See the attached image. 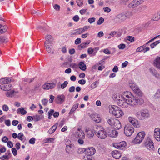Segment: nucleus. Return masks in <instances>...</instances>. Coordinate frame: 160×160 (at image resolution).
I'll return each instance as SVG.
<instances>
[{
  "label": "nucleus",
  "mask_w": 160,
  "mask_h": 160,
  "mask_svg": "<svg viewBox=\"0 0 160 160\" xmlns=\"http://www.w3.org/2000/svg\"><path fill=\"white\" fill-rule=\"evenodd\" d=\"M118 98L117 100V103L122 107H127L128 105L132 106L136 105L138 102V99L128 91L124 92L121 96H118Z\"/></svg>",
  "instance_id": "obj_1"
},
{
  "label": "nucleus",
  "mask_w": 160,
  "mask_h": 160,
  "mask_svg": "<svg viewBox=\"0 0 160 160\" xmlns=\"http://www.w3.org/2000/svg\"><path fill=\"white\" fill-rule=\"evenodd\" d=\"M14 80L11 77H5L0 79V83L2 84L0 86V88L3 90L8 91L11 90L12 88V85L8 84V83L13 81Z\"/></svg>",
  "instance_id": "obj_2"
},
{
  "label": "nucleus",
  "mask_w": 160,
  "mask_h": 160,
  "mask_svg": "<svg viewBox=\"0 0 160 160\" xmlns=\"http://www.w3.org/2000/svg\"><path fill=\"white\" fill-rule=\"evenodd\" d=\"M109 112L117 118H120L124 115L123 112L116 106L110 105L109 107Z\"/></svg>",
  "instance_id": "obj_3"
},
{
  "label": "nucleus",
  "mask_w": 160,
  "mask_h": 160,
  "mask_svg": "<svg viewBox=\"0 0 160 160\" xmlns=\"http://www.w3.org/2000/svg\"><path fill=\"white\" fill-rule=\"evenodd\" d=\"M136 115L140 120H143L148 118L150 117L149 112L147 109L141 110L139 112H137Z\"/></svg>",
  "instance_id": "obj_4"
},
{
  "label": "nucleus",
  "mask_w": 160,
  "mask_h": 160,
  "mask_svg": "<svg viewBox=\"0 0 160 160\" xmlns=\"http://www.w3.org/2000/svg\"><path fill=\"white\" fill-rule=\"evenodd\" d=\"M98 130L95 131L94 133L96 136L99 138L103 139L105 138L107 135V132L102 127L100 126H97Z\"/></svg>",
  "instance_id": "obj_5"
},
{
  "label": "nucleus",
  "mask_w": 160,
  "mask_h": 160,
  "mask_svg": "<svg viewBox=\"0 0 160 160\" xmlns=\"http://www.w3.org/2000/svg\"><path fill=\"white\" fill-rule=\"evenodd\" d=\"M129 85L131 89L137 95L140 97L142 96L143 94L142 92L134 82L131 81L129 83Z\"/></svg>",
  "instance_id": "obj_6"
},
{
  "label": "nucleus",
  "mask_w": 160,
  "mask_h": 160,
  "mask_svg": "<svg viewBox=\"0 0 160 160\" xmlns=\"http://www.w3.org/2000/svg\"><path fill=\"white\" fill-rule=\"evenodd\" d=\"M134 129L133 127L129 125H126L124 128V132L126 136H130L134 132Z\"/></svg>",
  "instance_id": "obj_7"
},
{
  "label": "nucleus",
  "mask_w": 160,
  "mask_h": 160,
  "mask_svg": "<svg viewBox=\"0 0 160 160\" xmlns=\"http://www.w3.org/2000/svg\"><path fill=\"white\" fill-rule=\"evenodd\" d=\"M145 134L144 132H139L135 138L134 142L136 143H140L143 139Z\"/></svg>",
  "instance_id": "obj_8"
},
{
  "label": "nucleus",
  "mask_w": 160,
  "mask_h": 160,
  "mask_svg": "<svg viewBox=\"0 0 160 160\" xmlns=\"http://www.w3.org/2000/svg\"><path fill=\"white\" fill-rule=\"evenodd\" d=\"M144 144L147 148L149 150H153L154 149L153 142L150 138H148L145 142Z\"/></svg>",
  "instance_id": "obj_9"
},
{
  "label": "nucleus",
  "mask_w": 160,
  "mask_h": 160,
  "mask_svg": "<svg viewBox=\"0 0 160 160\" xmlns=\"http://www.w3.org/2000/svg\"><path fill=\"white\" fill-rule=\"evenodd\" d=\"M126 146V142L122 141L119 142L114 143L113 146L116 148L119 149H123Z\"/></svg>",
  "instance_id": "obj_10"
},
{
  "label": "nucleus",
  "mask_w": 160,
  "mask_h": 160,
  "mask_svg": "<svg viewBox=\"0 0 160 160\" xmlns=\"http://www.w3.org/2000/svg\"><path fill=\"white\" fill-rule=\"evenodd\" d=\"M129 122L131 123L133 126L136 128H139L140 127V125L138 122V121L134 118L130 117L128 118Z\"/></svg>",
  "instance_id": "obj_11"
},
{
  "label": "nucleus",
  "mask_w": 160,
  "mask_h": 160,
  "mask_svg": "<svg viewBox=\"0 0 160 160\" xmlns=\"http://www.w3.org/2000/svg\"><path fill=\"white\" fill-rule=\"evenodd\" d=\"M145 0H134L132 1L130 4H129L130 8H133L141 4Z\"/></svg>",
  "instance_id": "obj_12"
},
{
  "label": "nucleus",
  "mask_w": 160,
  "mask_h": 160,
  "mask_svg": "<svg viewBox=\"0 0 160 160\" xmlns=\"http://www.w3.org/2000/svg\"><path fill=\"white\" fill-rule=\"evenodd\" d=\"M106 131L109 136L115 138L118 135V132L114 130H110L109 128H107Z\"/></svg>",
  "instance_id": "obj_13"
},
{
  "label": "nucleus",
  "mask_w": 160,
  "mask_h": 160,
  "mask_svg": "<svg viewBox=\"0 0 160 160\" xmlns=\"http://www.w3.org/2000/svg\"><path fill=\"white\" fill-rule=\"evenodd\" d=\"M52 43H48L44 42L45 47L46 48V51L49 53L51 54L54 53V51L53 48Z\"/></svg>",
  "instance_id": "obj_14"
},
{
  "label": "nucleus",
  "mask_w": 160,
  "mask_h": 160,
  "mask_svg": "<svg viewBox=\"0 0 160 160\" xmlns=\"http://www.w3.org/2000/svg\"><path fill=\"white\" fill-rule=\"evenodd\" d=\"M56 86L55 83H50L44 84L42 86V88L44 89L48 90L54 88Z\"/></svg>",
  "instance_id": "obj_15"
},
{
  "label": "nucleus",
  "mask_w": 160,
  "mask_h": 160,
  "mask_svg": "<svg viewBox=\"0 0 160 160\" xmlns=\"http://www.w3.org/2000/svg\"><path fill=\"white\" fill-rule=\"evenodd\" d=\"M75 136L78 138L84 139L85 138V134L82 130L78 128L76 132Z\"/></svg>",
  "instance_id": "obj_16"
},
{
  "label": "nucleus",
  "mask_w": 160,
  "mask_h": 160,
  "mask_svg": "<svg viewBox=\"0 0 160 160\" xmlns=\"http://www.w3.org/2000/svg\"><path fill=\"white\" fill-rule=\"evenodd\" d=\"M65 99V97L64 95H59L57 96L56 100L58 104H61L64 102Z\"/></svg>",
  "instance_id": "obj_17"
},
{
  "label": "nucleus",
  "mask_w": 160,
  "mask_h": 160,
  "mask_svg": "<svg viewBox=\"0 0 160 160\" xmlns=\"http://www.w3.org/2000/svg\"><path fill=\"white\" fill-rule=\"evenodd\" d=\"M154 136L158 141H160V130L158 128H156L154 130Z\"/></svg>",
  "instance_id": "obj_18"
},
{
  "label": "nucleus",
  "mask_w": 160,
  "mask_h": 160,
  "mask_svg": "<svg viewBox=\"0 0 160 160\" xmlns=\"http://www.w3.org/2000/svg\"><path fill=\"white\" fill-rule=\"evenodd\" d=\"M88 155L92 156L94 155L96 152V150L93 147H91L85 149Z\"/></svg>",
  "instance_id": "obj_19"
},
{
  "label": "nucleus",
  "mask_w": 160,
  "mask_h": 160,
  "mask_svg": "<svg viewBox=\"0 0 160 160\" xmlns=\"http://www.w3.org/2000/svg\"><path fill=\"white\" fill-rule=\"evenodd\" d=\"M85 131L88 137L90 138H92L94 135V133L92 130L90 129L89 128H87L86 129Z\"/></svg>",
  "instance_id": "obj_20"
},
{
  "label": "nucleus",
  "mask_w": 160,
  "mask_h": 160,
  "mask_svg": "<svg viewBox=\"0 0 160 160\" xmlns=\"http://www.w3.org/2000/svg\"><path fill=\"white\" fill-rule=\"evenodd\" d=\"M112 153L113 157L116 159L119 158L121 156V154L118 150L113 151Z\"/></svg>",
  "instance_id": "obj_21"
},
{
  "label": "nucleus",
  "mask_w": 160,
  "mask_h": 160,
  "mask_svg": "<svg viewBox=\"0 0 160 160\" xmlns=\"http://www.w3.org/2000/svg\"><path fill=\"white\" fill-rule=\"evenodd\" d=\"M153 64L156 68L160 69V57H157L154 60Z\"/></svg>",
  "instance_id": "obj_22"
},
{
  "label": "nucleus",
  "mask_w": 160,
  "mask_h": 160,
  "mask_svg": "<svg viewBox=\"0 0 160 160\" xmlns=\"http://www.w3.org/2000/svg\"><path fill=\"white\" fill-rule=\"evenodd\" d=\"M113 125L114 129L118 130L122 128V125L121 122L119 121L117 119Z\"/></svg>",
  "instance_id": "obj_23"
},
{
  "label": "nucleus",
  "mask_w": 160,
  "mask_h": 160,
  "mask_svg": "<svg viewBox=\"0 0 160 160\" xmlns=\"http://www.w3.org/2000/svg\"><path fill=\"white\" fill-rule=\"evenodd\" d=\"M127 16L126 15L123 14L121 13L116 16V19L117 20L118 19L119 21L121 22L125 20Z\"/></svg>",
  "instance_id": "obj_24"
},
{
  "label": "nucleus",
  "mask_w": 160,
  "mask_h": 160,
  "mask_svg": "<svg viewBox=\"0 0 160 160\" xmlns=\"http://www.w3.org/2000/svg\"><path fill=\"white\" fill-rule=\"evenodd\" d=\"M91 117L92 119L96 123H98L101 121V118L97 115L92 114L91 115Z\"/></svg>",
  "instance_id": "obj_25"
},
{
  "label": "nucleus",
  "mask_w": 160,
  "mask_h": 160,
  "mask_svg": "<svg viewBox=\"0 0 160 160\" xmlns=\"http://www.w3.org/2000/svg\"><path fill=\"white\" fill-rule=\"evenodd\" d=\"M46 41L45 42L48 43H52L53 39L52 37L50 35H47L45 37Z\"/></svg>",
  "instance_id": "obj_26"
},
{
  "label": "nucleus",
  "mask_w": 160,
  "mask_h": 160,
  "mask_svg": "<svg viewBox=\"0 0 160 160\" xmlns=\"http://www.w3.org/2000/svg\"><path fill=\"white\" fill-rule=\"evenodd\" d=\"M79 68L82 71H85L86 69V65L83 62H80L78 64Z\"/></svg>",
  "instance_id": "obj_27"
},
{
  "label": "nucleus",
  "mask_w": 160,
  "mask_h": 160,
  "mask_svg": "<svg viewBox=\"0 0 160 160\" xmlns=\"http://www.w3.org/2000/svg\"><path fill=\"white\" fill-rule=\"evenodd\" d=\"M18 92H16L14 90H12L10 92H6L5 94L8 97H12L14 96V93L16 94V93H18Z\"/></svg>",
  "instance_id": "obj_28"
},
{
  "label": "nucleus",
  "mask_w": 160,
  "mask_h": 160,
  "mask_svg": "<svg viewBox=\"0 0 160 160\" xmlns=\"http://www.w3.org/2000/svg\"><path fill=\"white\" fill-rule=\"evenodd\" d=\"M82 31L83 30L81 29V28L76 29L72 32L71 35H75L81 34L83 33Z\"/></svg>",
  "instance_id": "obj_29"
},
{
  "label": "nucleus",
  "mask_w": 160,
  "mask_h": 160,
  "mask_svg": "<svg viewBox=\"0 0 160 160\" xmlns=\"http://www.w3.org/2000/svg\"><path fill=\"white\" fill-rule=\"evenodd\" d=\"M17 113L18 114H21L22 115H25L27 113V112L22 108H18L17 111Z\"/></svg>",
  "instance_id": "obj_30"
},
{
  "label": "nucleus",
  "mask_w": 160,
  "mask_h": 160,
  "mask_svg": "<svg viewBox=\"0 0 160 160\" xmlns=\"http://www.w3.org/2000/svg\"><path fill=\"white\" fill-rule=\"evenodd\" d=\"M7 27L6 25H2L0 24V32L1 34L7 31Z\"/></svg>",
  "instance_id": "obj_31"
},
{
  "label": "nucleus",
  "mask_w": 160,
  "mask_h": 160,
  "mask_svg": "<svg viewBox=\"0 0 160 160\" xmlns=\"http://www.w3.org/2000/svg\"><path fill=\"white\" fill-rule=\"evenodd\" d=\"M57 123H56L48 131V133L49 134H51L54 132L56 130L58 126Z\"/></svg>",
  "instance_id": "obj_32"
},
{
  "label": "nucleus",
  "mask_w": 160,
  "mask_h": 160,
  "mask_svg": "<svg viewBox=\"0 0 160 160\" xmlns=\"http://www.w3.org/2000/svg\"><path fill=\"white\" fill-rule=\"evenodd\" d=\"M117 119L112 118H107V122L111 126H113L115 122V120Z\"/></svg>",
  "instance_id": "obj_33"
},
{
  "label": "nucleus",
  "mask_w": 160,
  "mask_h": 160,
  "mask_svg": "<svg viewBox=\"0 0 160 160\" xmlns=\"http://www.w3.org/2000/svg\"><path fill=\"white\" fill-rule=\"evenodd\" d=\"M160 19V11L158 12L157 14H155L152 17V20L153 21H158Z\"/></svg>",
  "instance_id": "obj_34"
},
{
  "label": "nucleus",
  "mask_w": 160,
  "mask_h": 160,
  "mask_svg": "<svg viewBox=\"0 0 160 160\" xmlns=\"http://www.w3.org/2000/svg\"><path fill=\"white\" fill-rule=\"evenodd\" d=\"M18 139L24 142L25 140V138L24 137L23 134L22 132L19 133L18 135Z\"/></svg>",
  "instance_id": "obj_35"
},
{
  "label": "nucleus",
  "mask_w": 160,
  "mask_h": 160,
  "mask_svg": "<svg viewBox=\"0 0 160 160\" xmlns=\"http://www.w3.org/2000/svg\"><path fill=\"white\" fill-rule=\"evenodd\" d=\"M152 73V75L154 76L156 78H159V74L157 73V72L155 70H151L150 71Z\"/></svg>",
  "instance_id": "obj_36"
},
{
  "label": "nucleus",
  "mask_w": 160,
  "mask_h": 160,
  "mask_svg": "<svg viewBox=\"0 0 160 160\" xmlns=\"http://www.w3.org/2000/svg\"><path fill=\"white\" fill-rule=\"evenodd\" d=\"M33 120L35 122H38L39 120H40L42 118V117L38 115H36L35 116H33Z\"/></svg>",
  "instance_id": "obj_37"
},
{
  "label": "nucleus",
  "mask_w": 160,
  "mask_h": 160,
  "mask_svg": "<svg viewBox=\"0 0 160 160\" xmlns=\"http://www.w3.org/2000/svg\"><path fill=\"white\" fill-rule=\"evenodd\" d=\"M90 42H85L82 43L80 45L78 46V48L79 49L85 48L87 47V45L89 44Z\"/></svg>",
  "instance_id": "obj_38"
},
{
  "label": "nucleus",
  "mask_w": 160,
  "mask_h": 160,
  "mask_svg": "<svg viewBox=\"0 0 160 160\" xmlns=\"http://www.w3.org/2000/svg\"><path fill=\"white\" fill-rule=\"evenodd\" d=\"M54 111L53 109H51L48 112V119H50L51 118V116L53 114Z\"/></svg>",
  "instance_id": "obj_39"
},
{
  "label": "nucleus",
  "mask_w": 160,
  "mask_h": 160,
  "mask_svg": "<svg viewBox=\"0 0 160 160\" xmlns=\"http://www.w3.org/2000/svg\"><path fill=\"white\" fill-rule=\"evenodd\" d=\"M154 97L156 98H160V89L157 90L154 94Z\"/></svg>",
  "instance_id": "obj_40"
},
{
  "label": "nucleus",
  "mask_w": 160,
  "mask_h": 160,
  "mask_svg": "<svg viewBox=\"0 0 160 160\" xmlns=\"http://www.w3.org/2000/svg\"><path fill=\"white\" fill-rule=\"evenodd\" d=\"M160 43V40L156 41L152 43L150 45L151 47L152 48H154L155 46H156L158 44Z\"/></svg>",
  "instance_id": "obj_41"
},
{
  "label": "nucleus",
  "mask_w": 160,
  "mask_h": 160,
  "mask_svg": "<svg viewBox=\"0 0 160 160\" xmlns=\"http://www.w3.org/2000/svg\"><path fill=\"white\" fill-rule=\"evenodd\" d=\"M85 151H86L85 149L84 148H79L77 150L76 152L80 154L82 153Z\"/></svg>",
  "instance_id": "obj_42"
},
{
  "label": "nucleus",
  "mask_w": 160,
  "mask_h": 160,
  "mask_svg": "<svg viewBox=\"0 0 160 160\" xmlns=\"http://www.w3.org/2000/svg\"><path fill=\"white\" fill-rule=\"evenodd\" d=\"M8 41V38L4 37H0V42L3 43L7 42Z\"/></svg>",
  "instance_id": "obj_43"
},
{
  "label": "nucleus",
  "mask_w": 160,
  "mask_h": 160,
  "mask_svg": "<svg viewBox=\"0 0 160 160\" xmlns=\"http://www.w3.org/2000/svg\"><path fill=\"white\" fill-rule=\"evenodd\" d=\"M34 80V78L29 79L28 78H24L23 79V81L24 82L30 83L32 82Z\"/></svg>",
  "instance_id": "obj_44"
},
{
  "label": "nucleus",
  "mask_w": 160,
  "mask_h": 160,
  "mask_svg": "<svg viewBox=\"0 0 160 160\" xmlns=\"http://www.w3.org/2000/svg\"><path fill=\"white\" fill-rule=\"evenodd\" d=\"M68 84V82L67 81H65L64 83L61 85V88L62 89H64L66 87Z\"/></svg>",
  "instance_id": "obj_45"
},
{
  "label": "nucleus",
  "mask_w": 160,
  "mask_h": 160,
  "mask_svg": "<svg viewBox=\"0 0 160 160\" xmlns=\"http://www.w3.org/2000/svg\"><path fill=\"white\" fill-rule=\"evenodd\" d=\"M104 21V19L103 18H102V17L100 18L97 22V24L98 25H101L102 23H103Z\"/></svg>",
  "instance_id": "obj_46"
},
{
  "label": "nucleus",
  "mask_w": 160,
  "mask_h": 160,
  "mask_svg": "<svg viewBox=\"0 0 160 160\" xmlns=\"http://www.w3.org/2000/svg\"><path fill=\"white\" fill-rule=\"evenodd\" d=\"M42 104L44 106H46L48 102V100L47 99H44L42 100Z\"/></svg>",
  "instance_id": "obj_47"
},
{
  "label": "nucleus",
  "mask_w": 160,
  "mask_h": 160,
  "mask_svg": "<svg viewBox=\"0 0 160 160\" xmlns=\"http://www.w3.org/2000/svg\"><path fill=\"white\" fill-rule=\"evenodd\" d=\"M144 46H141L138 48L136 50V51L137 52H141L142 51H143L144 50Z\"/></svg>",
  "instance_id": "obj_48"
},
{
  "label": "nucleus",
  "mask_w": 160,
  "mask_h": 160,
  "mask_svg": "<svg viewBox=\"0 0 160 160\" xmlns=\"http://www.w3.org/2000/svg\"><path fill=\"white\" fill-rule=\"evenodd\" d=\"M2 109L4 111L7 112L9 110V108L7 105L4 104L2 106Z\"/></svg>",
  "instance_id": "obj_49"
},
{
  "label": "nucleus",
  "mask_w": 160,
  "mask_h": 160,
  "mask_svg": "<svg viewBox=\"0 0 160 160\" xmlns=\"http://www.w3.org/2000/svg\"><path fill=\"white\" fill-rule=\"evenodd\" d=\"M0 159L2 160H5L6 159L7 160H8L10 158V157H8V156H7V155H3L1 156L0 158Z\"/></svg>",
  "instance_id": "obj_50"
},
{
  "label": "nucleus",
  "mask_w": 160,
  "mask_h": 160,
  "mask_svg": "<svg viewBox=\"0 0 160 160\" xmlns=\"http://www.w3.org/2000/svg\"><path fill=\"white\" fill-rule=\"evenodd\" d=\"M95 18H89L88 20V21L90 23L92 24L93 22H94L95 21Z\"/></svg>",
  "instance_id": "obj_51"
},
{
  "label": "nucleus",
  "mask_w": 160,
  "mask_h": 160,
  "mask_svg": "<svg viewBox=\"0 0 160 160\" xmlns=\"http://www.w3.org/2000/svg\"><path fill=\"white\" fill-rule=\"evenodd\" d=\"M77 5L79 6H81L83 4V0H78L77 1Z\"/></svg>",
  "instance_id": "obj_52"
},
{
  "label": "nucleus",
  "mask_w": 160,
  "mask_h": 160,
  "mask_svg": "<svg viewBox=\"0 0 160 160\" xmlns=\"http://www.w3.org/2000/svg\"><path fill=\"white\" fill-rule=\"evenodd\" d=\"M71 147L70 146L68 145H67L66 146V152L67 153H69V152L71 150Z\"/></svg>",
  "instance_id": "obj_53"
},
{
  "label": "nucleus",
  "mask_w": 160,
  "mask_h": 160,
  "mask_svg": "<svg viewBox=\"0 0 160 160\" xmlns=\"http://www.w3.org/2000/svg\"><path fill=\"white\" fill-rule=\"evenodd\" d=\"M127 39L131 42H133L134 41V38L132 36H128L127 37Z\"/></svg>",
  "instance_id": "obj_54"
},
{
  "label": "nucleus",
  "mask_w": 160,
  "mask_h": 160,
  "mask_svg": "<svg viewBox=\"0 0 160 160\" xmlns=\"http://www.w3.org/2000/svg\"><path fill=\"white\" fill-rule=\"evenodd\" d=\"M85 160H94V158L91 156L88 155V157H84Z\"/></svg>",
  "instance_id": "obj_55"
},
{
  "label": "nucleus",
  "mask_w": 160,
  "mask_h": 160,
  "mask_svg": "<svg viewBox=\"0 0 160 160\" xmlns=\"http://www.w3.org/2000/svg\"><path fill=\"white\" fill-rule=\"evenodd\" d=\"M7 145L8 147L12 148L13 147L12 142L10 141H8L7 142Z\"/></svg>",
  "instance_id": "obj_56"
},
{
  "label": "nucleus",
  "mask_w": 160,
  "mask_h": 160,
  "mask_svg": "<svg viewBox=\"0 0 160 160\" xmlns=\"http://www.w3.org/2000/svg\"><path fill=\"white\" fill-rule=\"evenodd\" d=\"M54 140V138H48L46 139V142L52 143Z\"/></svg>",
  "instance_id": "obj_57"
},
{
  "label": "nucleus",
  "mask_w": 160,
  "mask_h": 160,
  "mask_svg": "<svg viewBox=\"0 0 160 160\" xmlns=\"http://www.w3.org/2000/svg\"><path fill=\"white\" fill-rule=\"evenodd\" d=\"M126 46L125 44H121L119 45L118 47L119 49H123L125 48Z\"/></svg>",
  "instance_id": "obj_58"
},
{
  "label": "nucleus",
  "mask_w": 160,
  "mask_h": 160,
  "mask_svg": "<svg viewBox=\"0 0 160 160\" xmlns=\"http://www.w3.org/2000/svg\"><path fill=\"white\" fill-rule=\"evenodd\" d=\"M35 138H32L30 139L29 141V143L31 144H34L35 142Z\"/></svg>",
  "instance_id": "obj_59"
},
{
  "label": "nucleus",
  "mask_w": 160,
  "mask_h": 160,
  "mask_svg": "<svg viewBox=\"0 0 160 160\" xmlns=\"http://www.w3.org/2000/svg\"><path fill=\"white\" fill-rule=\"evenodd\" d=\"M81 39L80 38H77L75 41V43L76 45L79 44L81 42Z\"/></svg>",
  "instance_id": "obj_60"
},
{
  "label": "nucleus",
  "mask_w": 160,
  "mask_h": 160,
  "mask_svg": "<svg viewBox=\"0 0 160 160\" xmlns=\"http://www.w3.org/2000/svg\"><path fill=\"white\" fill-rule=\"evenodd\" d=\"M78 103H76L73 105L72 108V109L74 111L78 108Z\"/></svg>",
  "instance_id": "obj_61"
},
{
  "label": "nucleus",
  "mask_w": 160,
  "mask_h": 160,
  "mask_svg": "<svg viewBox=\"0 0 160 160\" xmlns=\"http://www.w3.org/2000/svg\"><path fill=\"white\" fill-rule=\"evenodd\" d=\"M93 51L94 49L91 48H89L88 49V54H92Z\"/></svg>",
  "instance_id": "obj_62"
},
{
  "label": "nucleus",
  "mask_w": 160,
  "mask_h": 160,
  "mask_svg": "<svg viewBox=\"0 0 160 160\" xmlns=\"http://www.w3.org/2000/svg\"><path fill=\"white\" fill-rule=\"evenodd\" d=\"M79 16L78 15L75 16L73 18V20L76 22H78L79 20Z\"/></svg>",
  "instance_id": "obj_63"
},
{
  "label": "nucleus",
  "mask_w": 160,
  "mask_h": 160,
  "mask_svg": "<svg viewBox=\"0 0 160 160\" xmlns=\"http://www.w3.org/2000/svg\"><path fill=\"white\" fill-rule=\"evenodd\" d=\"M53 8L56 10L59 11L60 10V6L58 4H55Z\"/></svg>",
  "instance_id": "obj_64"
}]
</instances>
